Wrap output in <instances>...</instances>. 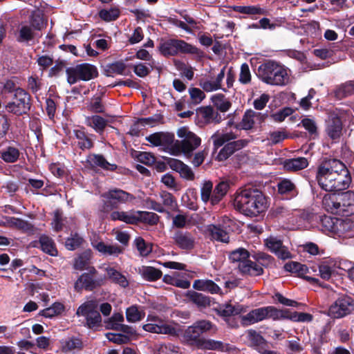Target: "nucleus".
<instances>
[{
	"label": "nucleus",
	"mask_w": 354,
	"mask_h": 354,
	"mask_svg": "<svg viewBox=\"0 0 354 354\" xmlns=\"http://www.w3.org/2000/svg\"><path fill=\"white\" fill-rule=\"evenodd\" d=\"M278 191L281 194H297L295 185L289 179H283L278 183Z\"/></svg>",
	"instance_id": "obj_48"
},
{
	"label": "nucleus",
	"mask_w": 354,
	"mask_h": 354,
	"mask_svg": "<svg viewBox=\"0 0 354 354\" xmlns=\"http://www.w3.org/2000/svg\"><path fill=\"white\" fill-rule=\"evenodd\" d=\"M90 162L94 165L100 167L105 169L113 170L116 168L115 165L110 164L100 155H93L90 157Z\"/></svg>",
	"instance_id": "obj_55"
},
{
	"label": "nucleus",
	"mask_w": 354,
	"mask_h": 354,
	"mask_svg": "<svg viewBox=\"0 0 354 354\" xmlns=\"http://www.w3.org/2000/svg\"><path fill=\"white\" fill-rule=\"evenodd\" d=\"M159 216L153 212L139 211L138 223H144L149 225H156L158 222Z\"/></svg>",
	"instance_id": "obj_52"
},
{
	"label": "nucleus",
	"mask_w": 354,
	"mask_h": 354,
	"mask_svg": "<svg viewBox=\"0 0 354 354\" xmlns=\"http://www.w3.org/2000/svg\"><path fill=\"white\" fill-rule=\"evenodd\" d=\"M258 73L261 80L270 85L285 86L291 81L290 71L274 61H268L260 65Z\"/></svg>",
	"instance_id": "obj_5"
},
{
	"label": "nucleus",
	"mask_w": 354,
	"mask_h": 354,
	"mask_svg": "<svg viewBox=\"0 0 354 354\" xmlns=\"http://www.w3.org/2000/svg\"><path fill=\"white\" fill-rule=\"evenodd\" d=\"M139 211H113L111 213L110 217L113 221H120L127 224L136 225L138 223Z\"/></svg>",
	"instance_id": "obj_21"
},
{
	"label": "nucleus",
	"mask_w": 354,
	"mask_h": 354,
	"mask_svg": "<svg viewBox=\"0 0 354 354\" xmlns=\"http://www.w3.org/2000/svg\"><path fill=\"white\" fill-rule=\"evenodd\" d=\"M180 348L173 344L161 345L158 351V354H180Z\"/></svg>",
	"instance_id": "obj_64"
},
{
	"label": "nucleus",
	"mask_w": 354,
	"mask_h": 354,
	"mask_svg": "<svg viewBox=\"0 0 354 354\" xmlns=\"http://www.w3.org/2000/svg\"><path fill=\"white\" fill-rule=\"evenodd\" d=\"M107 73L110 75H127L129 71L127 65L122 61H118L107 66Z\"/></svg>",
	"instance_id": "obj_47"
},
{
	"label": "nucleus",
	"mask_w": 354,
	"mask_h": 354,
	"mask_svg": "<svg viewBox=\"0 0 354 354\" xmlns=\"http://www.w3.org/2000/svg\"><path fill=\"white\" fill-rule=\"evenodd\" d=\"M187 296L193 303L198 306L205 307L209 305V298L201 293L189 291Z\"/></svg>",
	"instance_id": "obj_50"
},
{
	"label": "nucleus",
	"mask_w": 354,
	"mask_h": 354,
	"mask_svg": "<svg viewBox=\"0 0 354 354\" xmlns=\"http://www.w3.org/2000/svg\"><path fill=\"white\" fill-rule=\"evenodd\" d=\"M177 136L181 140H175L171 148V154L179 156L184 154L187 158H191L193 151L201 144V139L196 133L191 131L187 127L178 129Z\"/></svg>",
	"instance_id": "obj_6"
},
{
	"label": "nucleus",
	"mask_w": 354,
	"mask_h": 354,
	"mask_svg": "<svg viewBox=\"0 0 354 354\" xmlns=\"http://www.w3.org/2000/svg\"><path fill=\"white\" fill-rule=\"evenodd\" d=\"M198 215L178 214L173 218V225L178 228H184L194 225L197 223Z\"/></svg>",
	"instance_id": "obj_28"
},
{
	"label": "nucleus",
	"mask_w": 354,
	"mask_h": 354,
	"mask_svg": "<svg viewBox=\"0 0 354 354\" xmlns=\"http://www.w3.org/2000/svg\"><path fill=\"white\" fill-rule=\"evenodd\" d=\"M230 185L227 182H220L214 188L212 196V205L218 204L228 191Z\"/></svg>",
	"instance_id": "obj_38"
},
{
	"label": "nucleus",
	"mask_w": 354,
	"mask_h": 354,
	"mask_svg": "<svg viewBox=\"0 0 354 354\" xmlns=\"http://www.w3.org/2000/svg\"><path fill=\"white\" fill-rule=\"evenodd\" d=\"M211 100L214 106L221 112H227L232 106L230 100L223 94L214 95Z\"/></svg>",
	"instance_id": "obj_39"
},
{
	"label": "nucleus",
	"mask_w": 354,
	"mask_h": 354,
	"mask_svg": "<svg viewBox=\"0 0 354 354\" xmlns=\"http://www.w3.org/2000/svg\"><path fill=\"white\" fill-rule=\"evenodd\" d=\"M96 287L95 281L89 274H82L75 283V290L77 292L83 289L91 290Z\"/></svg>",
	"instance_id": "obj_31"
},
{
	"label": "nucleus",
	"mask_w": 354,
	"mask_h": 354,
	"mask_svg": "<svg viewBox=\"0 0 354 354\" xmlns=\"http://www.w3.org/2000/svg\"><path fill=\"white\" fill-rule=\"evenodd\" d=\"M207 232L212 239L223 243H228L230 237L228 234L219 226L209 225L207 226Z\"/></svg>",
	"instance_id": "obj_34"
},
{
	"label": "nucleus",
	"mask_w": 354,
	"mask_h": 354,
	"mask_svg": "<svg viewBox=\"0 0 354 354\" xmlns=\"http://www.w3.org/2000/svg\"><path fill=\"white\" fill-rule=\"evenodd\" d=\"M268 136V140L273 145L282 142L289 137V134L285 129L271 131L269 133Z\"/></svg>",
	"instance_id": "obj_56"
},
{
	"label": "nucleus",
	"mask_w": 354,
	"mask_h": 354,
	"mask_svg": "<svg viewBox=\"0 0 354 354\" xmlns=\"http://www.w3.org/2000/svg\"><path fill=\"white\" fill-rule=\"evenodd\" d=\"M252 80L251 73L249 66L247 64L244 63L241 66V71L239 76V81L243 84H248L250 83Z\"/></svg>",
	"instance_id": "obj_61"
},
{
	"label": "nucleus",
	"mask_w": 354,
	"mask_h": 354,
	"mask_svg": "<svg viewBox=\"0 0 354 354\" xmlns=\"http://www.w3.org/2000/svg\"><path fill=\"white\" fill-rule=\"evenodd\" d=\"M218 310V314L225 318L232 317L234 315H240L245 312L244 308L240 304L232 305V304H225L220 306Z\"/></svg>",
	"instance_id": "obj_27"
},
{
	"label": "nucleus",
	"mask_w": 354,
	"mask_h": 354,
	"mask_svg": "<svg viewBox=\"0 0 354 354\" xmlns=\"http://www.w3.org/2000/svg\"><path fill=\"white\" fill-rule=\"evenodd\" d=\"M316 178L321 188L330 192L346 189L351 183L346 167L337 159L322 162L317 169Z\"/></svg>",
	"instance_id": "obj_1"
},
{
	"label": "nucleus",
	"mask_w": 354,
	"mask_h": 354,
	"mask_svg": "<svg viewBox=\"0 0 354 354\" xmlns=\"http://www.w3.org/2000/svg\"><path fill=\"white\" fill-rule=\"evenodd\" d=\"M239 270L243 274L259 276L263 273V268L257 263L248 259L245 262L238 265Z\"/></svg>",
	"instance_id": "obj_30"
},
{
	"label": "nucleus",
	"mask_w": 354,
	"mask_h": 354,
	"mask_svg": "<svg viewBox=\"0 0 354 354\" xmlns=\"http://www.w3.org/2000/svg\"><path fill=\"white\" fill-rule=\"evenodd\" d=\"M234 206L246 216H256L267 209L268 201L261 191L253 187H245L236 192Z\"/></svg>",
	"instance_id": "obj_2"
},
{
	"label": "nucleus",
	"mask_w": 354,
	"mask_h": 354,
	"mask_svg": "<svg viewBox=\"0 0 354 354\" xmlns=\"http://www.w3.org/2000/svg\"><path fill=\"white\" fill-rule=\"evenodd\" d=\"M249 258V252L243 248H239L232 251L230 256V260L233 263H238V265L245 262Z\"/></svg>",
	"instance_id": "obj_49"
},
{
	"label": "nucleus",
	"mask_w": 354,
	"mask_h": 354,
	"mask_svg": "<svg viewBox=\"0 0 354 354\" xmlns=\"http://www.w3.org/2000/svg\"><path fill=\"white\" fill-rule=\"evenodd\" d=\"M322 204L324 209L332 214H341V195L327 194L323 198Z\"/></svg>",
	"instance_id": "obj_20"
},
{
	"label": "nucleus",
	"mask_w": 354,
	"mask_h": 354,
	"mask_svg": "<svg viewBox=\"0 0 354 354\" xmlns=\"http://www.w3.org/2000/svg\"><path fill=\"white\" fill-rule=\"evenodd\" d=\"M266 247L274 253L281 259H287L291 257L288 248L283 245L282 241L277 237L270 236L264 240Z\"/></svg>",
	"instance_id": "obj_15"
},
{
	"label": "nucleus",
	"mask_w": 354,
	"mask_h": 354,
	"mask_svg": "<svg viewBox=\"0 0 354 354\" xmlns=\"http://www.w3.org/2000/svg\"><path fill=\"white\" fill-rule=\"evenodd\" d=\"M263 120V118L261 113L251 109L247 110L243 115L241 122L238 125H235L234 128L236 131L239 130V127L244 130H250L254 128L257 122H261Z\"/></svg>",
	"instance_id": "obj_18"
},
{
	"label": "nucleus",
	"mask_w": 354,
	"mask_h": 354,
	"mask_svg": "<svg viewBox=\"0 0 354 354\" xmlns=\"http://www.w3.org/2000/svg\"><path fill=\"white\" fill-rule=\"evenodd\" d=\"M145 316L143 310H140L138 306H132L127 309L126 317L129 322L134 323L142 320Z\"/></svg>",
	"instance_id": "obj_46"
},
{
	"label": "nucleus",
	"mask_w": 354,
	"mask_h": 354,
	"mask_svg": "<svg viewBox=\"0 0 354 354\" xmlns=\"http://www.w3.org/2000/svg\"><path fill=\"white\" fill-rule=\"evenodd\" d=\"M193 288L195 290L207 292L211 294H222L221 289L213 281L209 279H197L194 281Z\"/></svg>",
	"instance_id": "obj_23"
},
{
	"label": "nucleus",
	"mask_w": 354,
	"mask_h": 354,
	"mask_svg": "<svg viewBox=\"0 0 354 354\" xmlns=\"http://www.w3.org/2000/svg\"><path fill=\"white\" fill-rule=\"evenodd\" d=\"M82 345V341L79 338L71 337L62 342V351L68 352L75 349H81Z\"/></svg>",
	"instance_id": "obj_57"
},
{
	"label": "nucleus",
	"mask_w": 354,
	"mask_h": 354,
	"mask_svg": "<svg viewBox=\"0 0 354 354\" xmlns=\"http://www.w3.org/2000/svg\"><path fill=\"white\" fill-rule=\"evenodd\" d=\"M175 244L184 250H192L196 245V240L194 236L189 232L178 231L174 236Z\"/></svg>",
	"instance_id": "obj_19"
},
{
	"label": "nucleus",
	"mask_w": 354,
	"mask_h": 354,
	"mask_svg": "<svg viewBox=\"0 0 354 354\" xmlns=\"http://www.w3.org/2000/svg\"><path fill=\"white\" fill-rule=\"evenodd\" d=\"M83 241V239L75 234L66 240L65 245L68 250H73L79 248Z\"/></svg>",
	"instance_id": "obj_63"
},
{
	"label": "nucleus",
	"mask_w": 354,
	"mask_h": 354,
	"mask_svg": "<svg viewBox=\"0 0 354 354\" xmlns=\"http://www.w3.org/2000/svg\"><path fill=\"white\" fill-rule=\"evenodd\" d=\"M67 82L74 84L79 81H88L98 75L97 68L88 63H83L71 66L66 70Z\"/></svg>",
	"instance_id": "obj_9"
},
{
	"label": "nucleus",
	"mask_w": 354,
	"mask_h": 354,
	"mask_svg": "<svg viewBox=\"0 0 354 354\" xmlns=\"http://www.w3.org/2000/svg\"><path fill=\"white\" fill-rule=\"evenodd\" d=\"M100 268L106 273V278L111 282L118 284L122 288H126L129 286V281L127 277L118 271L111 263H104Z\"/></svg>",
	"instance_id": "obj_17"
},
{
	"label": "nucleus",
	"mask_w": 354,
	"mask_h": 354,
	"mask_svg": "<svg viewBox=\"0 0 354 354\" xmlns=\"http://www.w3.org/2000/svg\"><path fill=\"white\" fill-rule=\"evenodd\" d=\"M133 243L142 257H147L152 251L153 245L151 243L146 242L142 237H136Z\"/></svg>",
	"instance_id": "obj_44"
},
{
	"label": "nucleus",
	"mask_w": 354,
	"mask_h": 354,
	"mask_svg": "<svg viewBox=\"0 0 354 354\" xmlns=\"http://www.w3.org/2000/svg\"><path fill=\"white\" fill-rule=\"evenodd\" d=\"M342 115L340 111H333L329 113L326 132L332 140H338L342 135Z\"/></svg>",
	"instance_id": "obj_13"
},
{
	"label": "nucleus",
	"mask_w": 354,
	"mask_h": 354,
	"mask_svg": "<svg viewBox=\"0 0 354 354\" xmlns=\"http://www.w3.org/2000/svg\"><path fill=\"white\" fill-rule=\"evenodd\" d=\"M64 310V306L62 303L55 302L50 307L44 309L41 315L45 317L51 318L60 315Z\"/></svg>",
	"instance_id": "obj_51"
},
{
	"label": "nucleus",
	"mask_w": 354,
	"mask_h": 354,
	"mask_svg": "<svg viewBox=\"0 0 354 354\" xmlns=\"http://www.w3.org/2000/svg\"><path fill=\"white\" fill-rule=\"evenodd\" d=\"M86 325L89 328H95L100 326L102 317L97 311L91 313L86 317Z\"/></svg>",
	"instance_id": "obj_62"
},
{
	"label": "nucleus",
	"mask_w": 354,
	"mask_h": 354,
	"mask_svg": "<svg viewBox=\"0 0 354 354\" xmlns=\"http://www.w3.org/2000/svg\"><path fill=\"white\" fill-rule=\"evenodd\" d=\"M163 281L167 284H170L183 289H187L190 286V282L189 281L178 279L169 274L164 276Z\"/></svg>",
	"instance_id": "obj_54"
},
{
	"label": "nucleus",
	"mask_w": 354,
	"mask_h": 354,
	"mask_svg": "<svg viewBox=\"0 0 354 354\" xmlns=\"http://www.w3.org/2000/svg\"><path fill=\"white\" fill-rule=\"evenodd\" d=\"M85 124L93 129L97 133H102L107 125V121L98 115H94L86 117Z\"/></svg>",
	"instance_id": "obj_32"
},
{
	"label": "nucleus",
	"mask_w": 354,
	"mask_h": 354,
	"mask_svg": "<svg viewBox=\"0 0 354 354\" xmlns=\"http://www.w3.org/2000/svg\"><path fill=\"white\" fill-rule=\"evenodd\" d=\"M196 115L200 123L203 124H219L222 117L218 112L210 106H203L196 111Z\"/></svg>",
	"instance_id": "obj_14"
},
{
	"label": "nucleus",
	"mask_w": 354,
	"mask_h": 354,
	"mask_svg": "<svg viewBox=\"0 0 354 354\" xmlns=\"http://www.w3.org/2000/svg\"><path fill=\"white\" fill-rule=\"evenodd\" d=\"M238 134L236 132L231 130L230 131H225L220 133L216 131L214 133L211 139L213 141V145L215 149H218L227 143L218 152L216 159L218 161H223L232 156L236 151L239 150L246 146L248 143L247 140H239L232 141L237 138Z\"/></svg>",
	"instance_id": "obj_4"
},
{
	"label": "nucleus",
	"mask_w": 354,
	"mask_h": 354,
	"mask_svg": "<svg viewBox=\"0 0 354 354\" xmlns=\"http://www.w3.org/2000/svg\"><path fill=\"white\" fill-rule=\"evenodd\" d=\"M341 195V210L342 216H348L354 214V192H346Z\"/></svg>",
	"instance_id": "obj_25"
},
{
	"label": "nucleus",
	"mask_w": 354,
	"mask_h": 354,
	"mask_svg": "<svg viewBox=\"0 0 354 354\" xmlns=\"http://www.w3.org/2000/svg\"><path fill=\"white\" fill-rule=\"evenodd\" d=\"M140 274L145 279L150 281H156L162 277L160 270L151 266L142 267Z\"/></svg>",
	"instance_id": "obj_45"
},
{
	"label": "nucleus",
	"mask_w": 354,
	"mask_h": 354,
	"mask_svg": "<svg viewBox=\"0 0 354 354\" xmlns=\"http://www.w3.org/2000/svg\"><path fill=\"white\" fill-rule=\"evenodd\" d=\"M73 133L77 139V145L82 150L90 149L93 146L92 140L86 135L83 129H75Z\"/></svg>",
	"instance_id": "obj_37"
},
{
	"label": "nucleus",
	"mask_w": 354,
	"mask_h": 354,
	"mask_svg": "<svg viewBox=\"0 0 354 354\" xmlns=\"http://www.w3.org/2000/svg\"><path fill=\"white\" fill-rule=\"evenodd\" d=\"M234 10L236 12L247 14L250 15H265L266 13V10L263 8H261L259 6H236Z\"/></svg>",
	"instance_id": "obj_53"
},
{
	"label": "nucleus",
	"mask_w": 354,
	"mask_h": 354,
	"mask_svg": "<svg viewBox=\"0 0 354 354\" xmlns=\"http://www.w3.org/2000/svg\"><path fill=\"white\" fill-rule=\"evenodd\" d=\"M225 77V68L217 75L215 78L201 79L199 86L204 91L212 92L221 88V82Z\"/></svg>",
	"instance_id": "obj_22"
},
{
	"label": "nucleus",
	"mask_w": 354,
	"mask_h": 354,
	"mask_svg": "<svg viewBox=\"0 0 354 354\" xmlns=\"http://www.w3.org/2000/svg\"><path fill=\"white\" fill-rule=\"evenodd\" d=\"M146 140L153 146L167 147L171 153V148L174 142V135L168 132H157L147 136Z\"/></svg>",
	"instance_id": "obj_16"
},
{
	"label": "nucleus",
	"mask_w": 354,
	"mask_h": 354,
	"mask_svg": "<svg viewBox=\"0 0 354 354\" xmlns=\"http://www.w3.org/2000/svg\"><path fill=\"white\" fill-rule=\"evenodd\" d=\"M19 150L14 147H8L0 152V157L6 162H15L19 158Z\"/></svg>",
	"instance_id": "obj_40"
},
{
	"label": "nucleus",
	"mask_w": 354,
	"mask_h": 354,
	"mask_svg": "<svg viewBox=\"0 0 354 354\" xmlns=\"http://www.w3.org/2000/svg\"><path fill=\"white\" fill-rule=\"evenodd\" d=\"M160 53L165 56H175L179 53L198 55V48L182 39H169L163 40L158 47Z\"/></svg>",
	"instance_id": "obj_8"
},
{
	"label": "nucleus",
	"mask_w": 354,
	"mask_h": 354,
	"mask_svg": "<svg viewBox=\"0 0 354 354\" xmlns=\"http://www.w3.org/2000/svg\"><path fill=\"white\" fill-rule=\"evenodd\" d=\"M308 165L307 158L299 157L288 159L284 162V168L289 171H297L306 168Z\"/></svg>",
	"instance_id": "obj_33"
},
{
	"label": "nucleus",
	"mask_w": 354,
	"mask_h": 354,
	"mask_svg": "<svg viewBox=\"0 0 354 354\" xmlns=\"http://www.w3.org/2000/svg\"><path fill=\"white\" fill-rule=\"evenodd\" d=\"M97 303L95 300H90L82 304L77 310V316L86 317L91 313L97 311Z\"/></svg>",
	"instance_id": "obj_42"
},
{
	"label": "nucleus",
	"mask_w": 354,
	"mask_h": 354,
	"mask_svg": "<svg viewBox=\"0 0 354 354\" xmlns=\"http://www.w3.org/2000/svg\"><path fill=\"white\" fill-rule=\"evenodd\" d=\"M189 94L190 95L191 102L193 104H200L205 97L204 91L198 88H189Z\"/></svg>",
	"instance_id": "obj_60"
},
{
	"label": "nucleus",
	"mask_w": 354,
	"mask_h": 354,
	"mask_svg": "<svg viewBox=\"0 0 354 354\" xmlns=\"http://www.w3.org/2000/svg\"><path fill=\"white\" fill-rule=\"evenodd\" d=\"M92 246L100 253L108 255H118L122 252V248L117 245H106L103 241L91 240Z\"/></svg>",
	"instance_id": "obj_26"
},
{
	"label": "nucleus",
	"mask_w": 354,
	"mask_h": 354,
	"mask_svg": "<svg viewBox=\"0 0 354 354\" xmlns=\"http://www.w3.org/2000/svg\"><path fill=\"white\" fill-rule=\"evenodd\" d=\"M299 313H290L288 310H278L272 306L254 309L245 315L240 317L241 323L247 326L267 319L278 320L288 318L293 322H299Z\"/></svg>",
	"instance_id": "obj_3"
},
{
	"label": "nucleus",
	"mask_w": 354,
	"mask_h": 354,
	"mask_svg": "<svg viewBox=\"0 0 354 354\" xmlns=\"http://www.w3.org/2000/svg\"><path fill=\"white\" fill-rule=\"evenodd\" d=\"M353 310V299L350 297L343 296L330 306L328 315L333 318L339 319L351 314Z\"/></svg>",
	"instance_id": "obj_12"
},
{
	"label": "nucleus",
	"mask_w": 354,
	"mask_h": 354,
	"mask_svg": "<svg viewBox=\"0 0 354 354\" xmlns=\"http://www.w3.org/2000/svg\"><path fill=\"white\" fill-rule=\"evenodd\" d=\"M120 10L118 8H113L109 10H102L99 12L100 17L106 21H111L117 19L120 16Z\"/></svg>",
	"instance_id": "obj_59"
},
{
	"label": "nucleus",
	"mask_w": 354,
	"mask_h": 354,
	"mask_svg": "<svg viewBox=\"0 0 354 354\" xmlns=\"http://www.w3.org/2000/svg\"><path fill=\"white\" fill-rule=\"evenodd\" d=\"M8 113L21 115L26 114L30 109V96L24 89L17 88L12 100L5 106Z\"/></svg>",
	"instance_id": "obj_10"
},
{
	"label": "nucleus",
	"mask_w": 354,
	"mask_h": 354,
	"mask_svg": "<svg viewBox=\"0 0 354 354\" xmlns=\"http://www.w3.org/2000/svg\"><path fill=\"white\" fill-rule=\"evenodd\" d=\"M198 348L204 350H214L221 352L229 351V344H224L220 341H216L211 339H204L199 342Z\"/></svg>",
	"instance_id": "obj_29"
},
{
	"label": "nucleus",
	"mask_w": 354,
	"mask_h": 354,
	"mask_svg": "<svg viewBox=\"0 0 354 354\" xmlns=\"http://www.w3.org/2000/svg\"><path fill=\"white\" fill-rule=\"evenodd\" d=\"M145 331L158 334L176 335V329L174 324L164 320L156 315H149L147 323L143 325Z\"/></svg>",
	"instance_id": "obj_11"
},
{
	"label": "nucleus",
	"mask_w": 354,
	"mask_h": 354,
	"mask_svg": "<svg viewBox=\"0 0 354 354\" xmlns=\"http://www.w3.org/2000/svg\"><path fill=\"white\" fill-rule=\"evenodd\" d=\"M170 167L178 172L183 178L187 180H194L195 175L192 169L179 160L174 159L169 162Z\"/></svg>",
	"instance_id": "obj_24"
},
{
	"label": "nucleus",
	"mask_w": 354,
	"mask_h": 354,
	"mask_svg": "<svg viewBox=\"0 0 354 354\" xmlns=\"http://www.w3.org/2000/svg\"><path fill=\"white\" fill-rule=\"evenodd\" d=\"M102 205L101 210L109 212L116 209L120 204L135 203L136 197L120 189H110L102 194Z\"/></svg>",
	"instance_id": "obj_7"
},
{
	"label": "nucleus",
	"mask_w": 354,
	"mask_h": 354,
	"mask_svg": "<svg viewBox=\"0 0 354 354\" xmlns=\"http://www.w3.org/2000/svg\"><path fill=\"white\" fill-rule=\"evenodd\" d=\"M201 335V330L194 324L185 330L184 337L187 342L198 347L199 342L203 339V338L200 337Z\"/></svg>",
	"instance_id": "obj_36"
},
{
	"label": "nucleus",
	"mask_w": 354,
	"mask_h": 354,
	"mask_svg": "<svg viewBox=\"0 0 354 354\" xmlns=\"http://www.w3.org/2000/svg\"><path fill=\"white\" fill-rule=\"evenodd\" d=\"M213 183L211 181H205L201 189V197L204 203L210 202L212 203V196L213 194Z\"/></svg>",
	"instance_id": "obj_58"
},
{
	"label": "nucleus",
	"mask_w": 354,
	"mask_h": 354,
	"mask_svg": "<svg viewBox=\"0 0 354 354\" xmlns=\"http://www.w3.org/2000/svg\"><path fill=\"white\" fill-rule=\"evenodd\" d=\"M92 257V252L91 250L84 251L75 260L74 268L76 270H82L88 266L90 260Z\"/></svg>",
	"instance_id": "obj_43"
},
{
	"label": "nucleus",
	"mask_w": 354,
	"mask_h": 354,
	"mask_svg": "<svg viewBox=\"0 0 354 354\" xmlns=\"http://www.w3.org/2000/svg\"><path fill=\"white\" fill-rule=\"evenodd\" d=\"M334 95L338 100L354 95V81H348L337 86L334 91Z\"/></svg>",
	"instance_id": "obj_35"
},
{
	"label": "nucleus",
	"mask_w": 354,
	"mask_h": 354,
	"mask_svg": "<svg viewBox=\"0 0 354 354\" xmlns=\"http://www.w3.org/2000/svg\"><path fill=\"white\" fill-rule=\"evenodd\" d=\"M39 243L44 252L54 257L57 255L58 252L52 239L43 235L39 239Z\"/></svg>",
	"instance_id": "obj_41"
}]
</instances>
